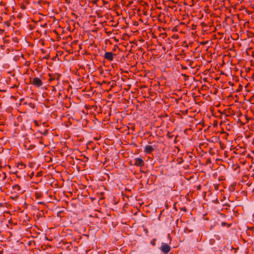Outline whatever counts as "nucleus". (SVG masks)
<instances>
[{
  "mask_svg": "<svg viewBox=\"0 0 254 254\" xmlns=\"http://www.w3.org/2000/svg\"><path fill=\"white\" fill-rule=\"evenodd\" d=\"M16 167L17 170L14 173L16 176V177L19 179L22 177L26 178V165L22 162H18L16 164Z\"/></svg>",
  "mask_w": 254,
  "mask_h": 254,
  "instance_id": "f257e3e1",
  "label": "nucleus"
},
{
  "mask_svg": "<svg viewBox=\"0 0 254 254\" xmlns=\"http://www.w3.org/2000/svg\"><path fill=\"white\" fill-rule=\"evenodd\" d=\"M24 190L18 184L12 186L10 193L13 197H17L19 195L22 194Z\"/></svg>",
  "mask_w": 254,
  "mask_h": 254,
  "instance_id": "f03ea898",
  "label": "nucleus"
},
{
  "mask_svg": "<svg viewBox=\"0 0 254 254\" xmlns=\"http://www.w3.org/2000/svg\"><path fill=\"white\" fill-rule=\"evenodd\" d=\"M49 78L48 79V82L51 83L53 81H55V83H53V85H57L59 83V80L61 77V75L58 73L56 74H51L49 73Z\"/></svg>",
  "mask_w": 254,
  "mask_h": 254,
  "instance_id": "7ed1b4c3",
  "label": "nucleus"
},
{
  "mask_svg": "<svg viewBox=\"0 0 254 254\" xmlns=\"http://www.w3.org/2000/svg\"><path fill=\"white\" fill-rule=\"evenodd\" d=\"M30 83L36 87H39L43 85L42 80L39 77H34L30 79Z\"/></svg>",
  "mask_w": 254,
  "mask_h": 254,
  "instance_id": "20e7f679",
  "label": "nucleus"
},
{
  "mask_svg": "<svg viewBox=\"0 0 254 254\" xmlns=\"http://www.w3.org/2000/svg\"><path fill=\"white\" fill-rule=\"evenodd\" d=\"M133 165L142 167L145 165V162L142 158H135L133 160Z\"/></svg>",
  "mask_w": 254,
  "mask_h": 254,
  "instance_id": "39448f33",
  "label": "nucleus"
},
{
  "mask_svg": "<svg viewBox=\"0 0 254 254\" xmlns=\"http://www.w3.org/2000/svg\"><path fill=\"white\" fill-rule=\"evenodd\" d=\"M171 247L166 243H162L160 250L161 252L164 254H167L171 251Z\"/></svg>",
  "mask_w": 254,
  "mask_h": 254,
  "instance_id": "423d86ee",
  "label": "nucleus"
},
{
  "mask_svg": "<svg viewBox=\"0 0 254 254\" xmlns=\"http://www.w3.org/2000/svg\"><path fill=\"white\" fill-rule=\"evenodd\" d=\"M116 56L117 55L113 54L112 52H105L104 58L108 61L111 62L113 61L114 57Z\"/></svg>",
  "mask_w": 254,
  "mask_h": 254,
  "instance_id": "0eeeda50",
  "label": "nucleus"
},
{
  "mask_svg": "<svg viewBox=\"0 0 254 254\" xmlns=\"http://www.w3.org/2000/svg\"><path fill=\"white\" fill-rule=\"evenodd\" d=\"M155 148V145L152 146L150 145H146L144 147V152L147 154H150L154 151Z\"/></svg>",
  "mask_w": 254,
  "mask_h": 254,
  "instance_id": "6e6552de",
  "label": "nucleus"
},
{
  "mask_svg": "<svg viewBox=\"0 0 254 254\" xmlns=\"http://www.w3.org/2000/svg\"><path fill=\"white\" fill-rule=\"evenodd\" d=\"M232 150H233V153L236 154L241 155L243 153L242 152V149L240 147H235V148H234L232 149Z\"/></svg>",
  "mask_w": 254,
  "mask_h": 254,
  "instance_id": "1a4fd4ad",
  "label": "nucleus"
},
{
  "mask_svg": "<svg viewBox=\"0 0 254 254\" xmlns=\"http://www.w3.org/2000/svg\"><path fill=\"white\" fill-rule=\"evenodd\" d=\"M23 105H28V107L31 109H35V104L33 103H32L31 102H28V101H26V102H24L23 103Z\"/></svg>",
  "mask_w": 254,
  "mask_h": 254,
  "instance_id": "9d476101",
  "label": "nucleus"
},
{
  "mask_svg": "<svg viewBox=\"0 0 254 254\" xmlns=\"http://www.w3.org/2000/svg\"><path fill=\"white\" fill-rule=\"evenodd\" d=\"M35 197L37 199H39V198H41L42 196L43 193L41 191H37L35 193Z\"/></svg>",
  "mask_w": 254,
  "mask_h": 254,
  "instance_id": "9b49d317",
  "label": "nucleus"
},
{
  "mask_svg": "<svg viewBox=\"0 0 254 254\" xmlns=\"http://www.w3.org/2000/svg\"><path fill=\"white\" fill-rule=\"evenodd\" d=\"M0 178H2V180L3 182H5L6 178V175L4 172H1L0 173Z\"/></svg>",
  "mask_w": 254,
  "mask_h": 254,
  "instance_id": "f8f14e48",
  "label": "nucleus"
},
{
  "mask_svg": "<svg viewBox=\"0 0 254 254\" xmlns=\"http://www.w3.org/2000/svg\"><path fill=\"white\" fill-rule=\"evenodd\" d=\"M33 175L34 172L33 171H32L31 172H30V171H29L27 173H26V177H29L31 179L33 177Z\"/></svg>",
  "mask_w": 254,
  "mask_h": 254,
  "instance_id": "ddd939ff",
  "label": "nucleus"
},
{
  "mask_svg": "<svg viewBox=\"0 0 254 254\" xmlns=\"http://www.w3.org/2000/svg\"><path fill=\"white\" fill-rule=\"evenodd\" d=\"M211 164V160L210 158H208L206 159L205 165H208Z\"/></svg>",
  "mask_w": 254,
  "mask_h": 254,
  "instance_id": "4468645a",
  "label": "nucleus"
},
{
  "mask_svg": "<svg viewBox=\"0 0 254 254\" xmlns=\"http://www.w3.org/2000/svg\"><path fill=\"white\" fill-rule=\"evenodd\" d=\"M25 146L26 148H27V149L31 150L32 149H33L35 147V145H30L28 147H27V144H25Z\"/></svg>",
  "mask_w": 254,
  "mask_h": 254,
  "instance_id": "2eb2a0df",
  "label": "nucleus"
},
{
  "mask_svg": "<svg viewBox=\"0 0 254 254\" xmlns=\"http://www.w3.org/2000/svg\"><path fill=\"white\" fill-rule=\"evenodd\" d=\"M42 175H43V172L41 171L38 172L36 174L35 177L38 178H40V177H42Z\"/></svg>",
  "mask_w": 254,
  "mask_h": 254,
  "instance_id": "dca6fc26",
  "label": "nucleus"
},
{
  "mask_svg": "<svg viewBox=\"0 0 254 254\" xmlns=\"http://www.w3.org/2000/svg\"><path fill=\"white\" fill-rule=\"evenodd\" d=\"M221 225L222 226H227L228 227H229L230 226H231V224H229L226 222H223L221 223Z\"/></svg>",
  "mask_w": 254,
  "mask_h": 254,
  "instance_id": "f3484780",
  "label": "nucleus"
},
{
  "mask_svg": "<svg viewBox=\"0 0 254 254\" xmlns=\"http://www.w3.org/2000/svg\"><path fill=\"white\" fill-rule=\"evenodd\" d=\"M42 134H43L44 135H47L48 134L49 130L45 129L44 130L43 132H41Z\"/></svg>",
  "mask_w": 254,
  "mask_h": 254,
  "instance_id": "a211bd4d",
  "label": "nucleus"
},
{
  "mask_svg": "<svg viewBox=\"0 0 254 254\" xmlns=\"http://www.w3.org/2000/svg\"><path fill=\"white\" fill-rule=\"evenodd\" d=\"M20 8L22 9H26V6L23 2H22L20 5Z\"/></svg>",
  "mask_w": 254,
  "mask_h": 254,
  "instance_id": "6ab92c4d",
  "label": "nucleus"
},
{
  "mask_svg": "<svg viewBox=\"0 0 254 254\" xmlns=\"http://www.w3.org/2000/svg\"><path fill=\"white\" fill-rule=\"evenodd\" d=\"M213 186L215 190H218L219 187V185L218 184H214Z\"/></svg>",
  "mask_w": 254,
  "mask_h": 254,
  "instance_id": "aec40b11",
  "label": "nucleus"
},
{
  "mask_svg": "<svg viewBox=\"0 0 254 254\" xmlns=\"http://www.w3.org/2000/svg\"><path fill=\"white\" fill-rule=\"evenodd\" d=\"M223 206L224 207H225V206L226 207V208H225V209H228V208H227V207H230V204H229V203H225V204H223Z\"/></svg>",
  "mask_w": 254,
  "mask_h": 254,
  "instance_id": "412c9836",
  "label": "nucleus"
},
{
  "mask_svg": "<svg viewBox=\"0 0 254 254\" xmlns=\"http://www.w3.org/2000/svg\"><path fill=\"white\" fill-rule=\"evenodd\" d=\"M200 25H201V26L203 27V28H204V27H206L207 26V25L204 22H201L200 23Z\"/></svg>",
  "mask_w": 254,
  "mask_h": 254,
  "instance_id": "4be33fe9",
  "label": "nucleus"
},
{
  "mask_svg": "<svg viewBox=\"0 0 254 254\" xmlns=\"http://www.w3.org/2000/svg\"><path fill=\"white\" fill-rule=\"evenodd\" d=\"M201 185H198V186H197V187H196V190H201Z\"/></svg>",
  "mask_w": 254,
  "mask_h": 254,
  "instance_id": "5701e85b",
  "label": "nucleus"
},
{
  "mask_svg": "<svg viewBox=\"0 0 254 254\" xmlns=\"http://www.w3.org/2000/svg\"><path fill=\"white\" fill-rule=\"evenodd\" d=\"M155 241H156V239H153V241H151V244L153 245V246H155Z\"/></svg>",
  "mask_w": 254,
  "mask_h": 254,
  "instance_id": "b1692460",
  "label": "nucleus"
},
{
  "mask_svg": "<svg viewBox=\"0 0 254 254\" xmlns=\"http://www.w3.org/2000/svg\"><path fill=\"white\" fill-rule=\"evenodd\" d=\"M188 154H190V155H189V158H190V159H191V158H192V157H193V156H192V154H192V152H189L188 153Z\"/></svg>",
  "mask_w": 254,
  "mask_h": 254,
  "instance_id": "393cba45",
  "label": "nucleus"
},
{
  "mask_svg": "<svg viewBox=\"0 0 254 254\" xmlns=\"http://www.w3.org/2000/svg\"><path fill=\"white\" fill-rule=\"evenodd\" d=\"M4 23L7 26H9V22L8 21L4 22Z\"/></svg>",
  "mask_w": 254,
  "mask_h": 254,
  "instance_id": "a878e982",
  "label": "nucleus"
},
{
  "mask_svg": "<svg viewBox=\"0 0 254 254\" xmlns=\"http://www.w3.org/2000/svg\"><path fill=\"white\" fill-rule=\"evenodd\" d=\"M187 62V63H189V64L190 65H191V63H192V62H191V60H188Z\"/></svg>",
  "mask_w": 254,
  "mask_h": 254,
  "instance_id": "bb28decb",
  "label": "nucleus"
},
{
  "mask_svg": "<svg viewBox=\"0 0 254 254\" xmlns=\"http://www.w3.org/2000/svg\"><path fill=\"white\" fill-rule=\"evenodd\" d=\"M71 15H72V16H73L75 18H77V15L75 13H71Z\"/></svg>",
  "mask_w": 254,
  "mask_h": 254,
  "instance_id": "cd10ccee",
  "label": "nucleus"
},
{
  "mask_svg": "<svg viewBox=\"0 0 254 254\" xmlns=\"http://www.w3.org/2000/svg\"><path fill=\"white\" fill-rule=\"evenodd\" d=\"M38 204L45 205V203L43 201H40L38 202Z\"/></svg>",
  "mask_w": 254,
  "mask_h": 254,
  "instance_id": "c85d7f7f",
  "label": "nucleus"
},
{
  "mask_svg": "<svg viewBox=\"0 0 254 254\" xmlns=\"http://www.w3.org/2000/svg\"><path fill=\"white\" fill-rule=\"evenodd\" d=\"M191 27H192V29H195L196 28V25H194V24H192L191 25Z\"/></svg>",
  "mask_w": 254,
  "mask_h": 254,
  "instance_id": "c756f323",
  "label": "nucleus"
},
{
  "mask_svg": "<svg viewBox=\"0 0 254 254\" xmlns=\"http://www.w3.org/2000/svg\"><path fill=\"white\" fill-rule=\"evenodd\" d=\"M224 156L226 157H227L228 156V153L227 152H225L224 153Z\"/></svg>",
  "mask_w": 254,
  "mask_h": 254,
  "instance_id": "7c9ffc66",
  "label": "nucleus"
},
{
  "mask_svg": "<svg viewBox=\"0 0 254 254\" xmlns=\"http://www.w3.org/2000/svg\"><path fill=\"white\" fill-rule=\"evenodd\" d=\"M181 210H183V211H187V208L186 207H184V208H181Z\"/></svg>",
  "mask_w": 254,
  "mask_h": 254,
  "instance_id": "2f4dec72",
  "label": "nucleus"
},
{
  "mask_svg": "<svg viewBox=\"0 0 254 254\" xmlns=\"http://www.w3.org/2000/svg\"><path fill=\"white\" fill-rule=\"evenodd\" d=\"M4 30H1L0 29V34H2L4 32Z\"/></svg>",
  "mask_w": 254,
  "mask_h": 254,
  "instance_id": "473e14b6",
  "label": "nucleus"
},
{
  "mask_svg": "<svg viewBox=\"0 0 254 254\" xmlns=\"http://www.w3.org/2000/svg\"><path fill=\"white\" fill-rule=\"evenodd\" d=\"M65 2L66 3L69 4L70 3V1L69 0H65Z\"/></svg>",
  "mask_w": 254,
  "mask_h": 254,
  "instance_id": "72a5a7b5",
  "label": "nucleus"
},
{
  "mask_svg": "<svg viewBox=\"0 0 254 254\" xmlns=\"http://www.w3.org/2000/svg\"><path fill=\"white\" fill-rule=\"evenodd\" d=\"M167 136L169 138H172V136L171 135H170V133L168 132V134H167Z\"/></svg>",
  "mask_w": 254,
  "mask_h": 254,
  "instance_id": "f704fd0d",
  "label": "nucleus"
},
{
  "mask_svg": "<svg viewBox=\"0 0 254 254\" xmlns=\"http://www.w3.org/2000/svg\"><path fill=\"white\" fill-rule=\"evenodd\" d=\"M179 159H180V160H181V161H180V162H179V163H181V162H182L183 161V159H182V158H179Z\"/></svg>",
  "mask_w": 254,
  "mask_h": 254,
  "instance_id": "c9c22d12",
  "label": "nucleus"
},
{
  "mask_svg": "<svg viewBox=\"0 0 254 254\" xmlns=\"http://www.w3.org/2000/svg\"><path fill=\"white\" fill-rule=\"evenodd\" d=\"M90 252V250L86 251V254H88V253H89Z\"/></svg>",
  "mask_w": 254,
  "mask_h": 254,
  "instance_id": "e433bc0d",
  "label": "nucleus"
},
{
  "mask_svg": "<svg viewBox=\"0 0 254 254\" xmlns=\"http://www.w3.org/2000/svg\"><path fill=\"white\" fill-rule=\"evenodd\" d=\"M203 143H200L199 144V147L200 148L201 147V146L203 145Z\"/></svg>",
  "mask_w": 254,
  "mask_h": 254,
  "instance_id": "4c0bfd02",
  "label": "nucleus"
},
{
  "mask_svg": "<svg viewBox=\"0 0 254 254\" xmlns=\"http://www.w3.org/2000/svg\"><path fill=\"white\" fill-rule=\"evenodd\" d=\"M175 205H176V203H174V208L176 210H177V208H176V207L175 206Z\"/></svg>",
  "mask_w": 254,
  "mask_h": 254,
  "instance_id": "58836bf2",
  "label": "nucleus"
},
{
  "mask_svg": "<svg viewBox=\"0 0 254 254\" xmlns=\"http://www.w3.org/2000/svg\"><path fill=\"white\" fill-rule=\"evenodd\" d=\"M252 144L254 145V138L252 140Z\"/></svg>",
  "mask_w": 254,
  "mask_h": 254,
  "instance_id": "ea45409f",
  "label": "nucleus"
},
{
  "mask_svg": "<svg viewBox=\"0 0 254 254\" xmlns=\"http://www.w3.org/2000/svg\"><path fill=\"white\" fill-rule=\"evenodd\" d=\"M103 2H104V4H105L107 3V2H106L104 0H103Z\"/></svg>",
  "mask_w": 254,
  "mask_h": 254,
  "instance_id": "a19ab883",
  "label": "nucleus"
},
{
  "mask_svg": "<svg viewBox=\"0 0 254 254\" xmlns=\"http://www.w3.org/2000/svg\"><path fill=\"white\" fill-rule=\"evenodd\" d=\"M253 221L254 222V213L253 215Z\"/></svg>",
  "mask_w": 254,
  "mask_h": 254,
  "instance_id": "79ce46f5",
  "label": "nucleus"
},
{
  "mask_svg": "<svg viewBox=\"0 0 254 254\" xmlns=\"http://www.w3.org/2000/svg\"><path fill=\"white\" fill-rule=\"evenodd\" d=\"M254 229V227L249 228V229L253 230Z\"/></svg>",
  "mask_w": 254,
  "mask_h": 254,
  "instance_id": "37998d69",
  "label": "nucleus"
},
{
  "mask_svg": "<svg viewBox=\"0 0 254 254\" xmlns=\"http://www.w3.org/2000/svg\"><path fill=\"white\" fill-rule=\"evenodd\" d=\"M23 101H24V99H21V102H22Z\"/></svg>",
  "mask_w": 254,
  "mask_h": 254,
  "instance_id": "c03bdc74",
  "label": "nucleus"
},
{
  "mask_svg": "<svg viewBox=\"0 0 254 254\" xmlns=\"http://www.w3.org/2000/svg\"><path fill=\"white\" fill-rule=\"evenodd\" d=\"M53 83H55V81H53L51 82L52 84H53Z\"/></svg>",
  "mask_w": 254,
  "mask_h": 254,
  "instance_id": "a18cd8bd",
  "label": "nucleus"
},
{
  "mask_svg": "<svg viewBox=\"0 0 254 254\" xmlns=\"http://www.w3.org/2000/svg\"><path fill=\"white\" fill-rule=\"evenodd\" d=\"M185 75L186 77H187V78H188V77H189V76H187V75Z\"/></svg>",
  "mask_w": 254,
  "mask_h": 254,
  "instance_id": "49530a36",
  "label": "nucleus"
},
{
  "mask_svg": "<svg viewBox=\"0 0 254 254\" xmlns=\"http://www.w3.org/2000/svg\"><path fill=\"white\" fill-rule=\"evenodd\" d=\"M253 76L254 77V73L253 74Z\"/></svg>",
  "mask_w": 254,
  "mask_h": 254,
  "instance_id": "de8ad7c7",
  "label": "nucleus"
}]
</instances>
